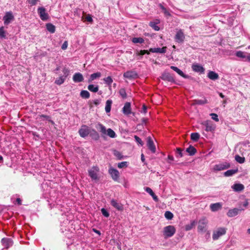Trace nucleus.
<instances>
[{
  "instance_id": "f257e3e1",
  "label": "nucleus",
  "mask_w": 250,
  "mask_h": 250,
  "mask_svg": "<svg viewBox=\"0 0 250 250\" xmlns=\"http://www.w3.org/2000/svg\"><path fill=\"white\" fill-rule=\"evenodd\" d=\"M96 128L103 135H107L109 137L114 138L116 137L115 132L111 128L106 129L105 127L100 123H98L96 125Z\"/></svg>"
},
{
  "instance_id": "f03ea898",
  "label": "nucleus",
  "mask_w": 250,
  "mask_h": 250,
  "mask_svg": "<svg viewBox=\"0 0 250 250\" xmlns=\"http://www.w3.org/2000/svg\"><path fill=\"white\" fill-rule=\"evenodd\" d=\"M176 229L173 226L169 225L164 228L163 234L165 238L172 237L175 233Z\"/></svg>"
},
{
  "instance_id": "7ed1b4c3",
  "label": "nucleus",
  "mask_w": 250,
  "mask_h": 250,
  "mask_svg": "<svg viewBox=\"0 0 250 250\" xmlns=\"http://www.w3.org/2000/svg\"><path fill=\"white\" fill-rule=\"evenodd\" d=\"M63 75L60 76L57 78L55 81V83L58 85L62 84L65 81L66 77L69 75V70L66 68H63L62 69Z\"/></svg>"
},
{
  "instance_id": "20e7f679",
  "label": "nucleus",
  "mask_w": 250,
  "mask_h": 250,
  "mask_svg": "<svg viewBox=\"0 0 250 250\" xmlns=\"http://www.w3.org/2000/svg\"><path fill=\"white\" fill-rule=\"evenodd\" d=\"M88 171L89 176L92 180H98L99 179V168L98 167H93Z\"/></svg>"
},
{
  "instance_id": "39448f33",
  "label": "nucleus",
  "mask_w": 250,
  "mask_h": 250,
  "mask_svg": "<svg viewBox=\"0 0 250 250\" xmlns=\"http://www.w3.org/2000/svg\"><path fill=\"white\" fill-rule=\"evenodd\" d=\"M208 224V220L206 217H202L198 221V232L205 231Z\"/></svg>"
},
{
  "instance_id": "423d86ee",
  "label": "nucleus",
  "mask_w": 250,
  "mask_h": 250,
  "mask_svg": "<svg viewBox=\"0 0 250 250\" xmlns=\"http://www.w3.org/2000/svg\"><path fill=\"white\" fill-rule=\"evenodd\" d=\"M226 233V229L224 228H219L217 230L213 231L212 239L214 240H217L220 237L225 234Z\"/></svg>"
},
{
  "instance_id": "0eeeda50",
  "label": "nucleus",
  "mask_w": 250,
  "mask_h": 250,
  "mask_svg": "<svg viewBox=\"0 0 250 250\" xmlns=\"http://www.w3.org/2000/svg\"><path fill=\"white\" fill-rule=\"evenodd\" d=\"M230 167L229 163L225 162L214 166L213 169L214 171H221L229 168Z\"/></svg>"
},
{
  "instance_id": "6e6552de",
  "label": "nucleus",
  "mask_w": 250,
  "mask_h": 250,
  "mask_svg": "<svg viewBox=\"0 0 250 250\" xmlns=\"http://www.w3.org/2000/svg\"><path fill=\"white\" fill-rule=\"evenodd\" d=\"M38 13L42 20L46 21L49 18L48 14L46 12L45 9L43 7H40L38 8Z\"/></svg>"
},
{
  "instance_id": "1a4fd4ad",
  "label": "nucleus",
  "mask_w": 250,
  "mask_h": 250,
  "mask_svg": "<svg viewBox=\"0 0 250 250\" xmlns=\"http://www.w3.org/2000/svg\"><path fill=\"white\" fill-rule=\"evenodd\" d=\"M175 40L178 43H182L185 39V36L182 30H178L174 37Z\"/></svg>"
},
{
  "instance_id": "9d476101",
  "label": "nucleus",
  "mask_w": 250,
  "mask_h": 250,
  "mask_svg": "<svg viewBox=\"0 0 250 250\" xmlns=\"http://www.w3.org/2000/svg\"><path fill=\"white\" fill-rule=\"evenodd\" d=\"M14 20V17L12 12H7L5 13L4 16L3 17L4 23L5 25H8L12 21Z\"/></svg>"
},
{
  "instance_id": "9b49d317",
  "label": "nucleus",
  "mask_w": 250,
  "mask_h": 250,
  "mask_svg": "<svg viewBox=\"0 0 250 250\" xmlns=\"http://www.w3.org/2000/svg\"><path fill=\"white\" fill-rule=\"evenodd\" d=\"M1 243L4 249H8L13 245V242L11 238H3L1 240Z\"/></svg>"
},
{
  "instance_id": "f8f14e48",
  "label": "nucleus",
  "mask_w": 250,
  "mask_h": 250,
  "mask_svg": "<svg viewBox=\"0 0 250 250\" xmlns=\"http://www.w3.org/2000/svg\"><path fill=\"white\" fill-rule=\"evenodd\" d=\"M202 124L205 126L206 131L211 132L214 131L215 128L214 125L210 121H206L203 123Z\"/></svg>"
},
{
  "instance_id": "ddd939ff",
  "label": "nucleus",
  "mask_w": 250,
  "mask_h": 250,
  "mask_svg": "<svg viewBox=\"0 0 250 250\" xmlns=\"http://www.w3.org/2000/svg\"><path fill=\"white\" fill-rule=\"evenodd\" d=\"M108 172L113 180L115 181H118L120 174L117 169L113 168H110L109 169Z\"/></svg>"
},
{
  "instance_id": "4468645a",
  "label": "nucleus",
  "mask_w": 250,
  "mask_h": 250,
  "mask_svg": "<svg viewBox=\"0 0 250 250\" xmlns=\"http://www.w3.org/2000/svg\"><path fill=\"white\" fill-rule=\"evenodd\" d=\"M79 133L80 135L84 138L87 136L89 133V130L86 125H83L81 128L79 130Z\"/></svg>"
},
{
  "instance_id": "2eb2a0df",
  "label": "nucleus",
  "mask_w": 250,
  "mask_h": 250,
  "mask_svg": "<svg viewBox=\"0 0 250 250\" xmlns=\"http://www.w3.org/2000/svg\"><path fill=\"white\" fill-rule=\"evenodd\" d=\"M147 146L152 153L155 152L156 147L153 141L150 137H148L147 138Z\"/></svg>"
},
{
  "instance_id": "dca6fc26",
  "label": "nucleus",
  "mask_w": 250,
  "mask_h": 250,
  "mask_svg": "<svg viewBox=\"0 0 250 250\" xmlns=\"http://www.w3.org/2000/svg\"><path fill=\"white\" fill-rule=\"evenodd\" d=\"M111 205L119 211L124 210V206L121 203L118 202L116 200L112 199L110 202Z\"/></svg>"
},
{
  "instance_id": "f3484780",
  "label": "nucleus",
  "mask_w": 250,
  "mask_h": 250,
  "mask_svg": "<svg viewBox=\"0 0 250 250\" xmlns=\"http://www.w3.org/2000/svg\"><path fill=\"white\" fill-rule=\"evenodd\" d=\"M192 69L194 71L200 73H204L205 71L204 68L198 63H193L192 65Z\"/></svg>"
},
{
  "instance_id": "a211bd4d",
  "label": "nucleus",
  "mask_w": 250,
  "mask_h": 250,
  "mask_svg": "<svg viewBox=\"0 0 250 250\" xmlns=\"http://www.w3.org/2000/svg\"><path fill=\"white\" fill-rule=\"evenodd\" d=\"M123 112L125 115H129L131 113V104L129 102H126L123 108Z\"/></svg>"
},
{
  "instance_id": "6ab92c4d",
  "label": "nucleus",
  "mask_w": 250,
  "mask_h": 250,
  "mask_svg": "<svg viewBox=\"0 0 250 250\" xmlns=\"http://www.w3.org/2000/svg\"><path fill=\"white\" fill-rule=\"evenodd\" d=\"M210 208L212 211H217L222 208V205L221 203H216L210 204Z\"/></svg>"
},
{
  "instance_id": "aec40b11",
  "label": "nucleus",
  "mask_w": 250,
  "mask_h": 250,
  "mask_svg": "<svg viewBox=\"0 0 250 250\" xmlns=\"http://www.w3.org/2000/svg\"><path fill=\"white\" fill-rule=\"evenodd\" d=\"M167 51V47H163L162 48H151L149 49V51L152 53H165Z\"/></svg>"
},
{
  "instance_id": "412c9836",
  "label": "nucleus",
  "mask_w": 250,
  "mask_h": 250,
  "mask_svg": "<svg viewBox=\"0 0 250 250\" xmlns=\"http://www.w3.org/2000/svg\"><path fill=\"white\" fill-rule=\"evenodd\" d=\"M73 80L75 83L82 82L83 81V76L80 73H76L73 76Z\"/></svg>"
},
{
  "instance_id": "4be33fe9",
  "label": "nucleus",
  "mask_w": 250,
  "mask_h": 250,
  "mask_svg": "<svg viewBox=\"0 0 250 250\" xmlns=\"http://www.w3.org/2000/svg\"><path fill=\"white\" fill-rule=\"evenodd\" d=\"M208 77L211 80H216L219 79L218 74L213 71H209L208 73Z\"/></svg>"
},
{
  "instance_id": "5701e85b",
  "label": "nucleus",
  "mask_w": 250,
  "mask_h": 250,
  "mask_svg": "<svg viewBox=\"0 0 250 250\" xmlns=\"http://www.w3.org/2000/svg\"><path fill=\"white\" fill-rule=\"evenodd\" d=\"M231 188L235 191L240 192L244 189V186L242 184H235L231 187Z\"/></svg>"
},
{
  "instance_id": "b1692460",
  "label": "nucleus",
  "mask_w": 250,
  "mask_h": 250,
  "mask_svg": "<svg viewBox=\"0 0 250 250\" xmlns=\"http://www.w3.org/2000/svg\"><path fill=\"white\" fill-rule=\"evenodd\" d=\"M239 210L240 209L237 208L229 209L227 213V215L229 217L235 216L238 214Z\"/></svg>"
},
{
  "instance_id": "393cba45",
  "label": "nucleus",
  "mask_w": 250,
  "mask_h": 250,
  "mask_svg": "<svg viewBox=\"0 0 250 250\" xmlns=\"http://www.w3.org/2000/svg\"><path fill=\"white\" fill-rule=\"evenodd\" d=\"M37 118L41 119V120H47L49 122H50L52 125H54V122L51 119V117L49 116L45 115H40L38 116Z\"/></svg>"
},
{
  "instance_id": "a878e982",
  "label": "nucleus",
  "mask_w": 250,
  "mask_h": 250,
  "mask_svg": "<svg viewBox=\"0 0 250 250\" xmlns=\"http://www.w3.org/2000/svg\"><path fill=\"white\" fill-rule=\"evenodd\" d=\"M101 73L100 72H97L93 74H92L90 76V78L88 81V83L92 82L93 80L99 78L101 77Z\"/></svg>"
},
{
  "instance_id": "bb28decb",
  "label": "nucleus",
  "mask_w": 250,
  "mask_h": 250,
  "mask_svg": "<svg viewBox=\"0 0 250 250\" xmlns=\"http://www.w3.org/2000/svg\"><path fill=\"white\" fill-rule=\"evenodd\" d=\"M161 78L164 80L171 82L173 80V77L169 73H164L162 74Z\"/></svg>"
},
{
  "instance_id": "cd10ccee",
  "label": "nucleus",
  "mask_w": 250,
  "mask_h": 250,
  "mask_svg": "<svg viewBox=\"0 0 250 250\" xmlns=\"http://www.w3.org/2000/svg\"><path fill=\"white\" fill-rule=\"evenodd\" d=\"M137 74L133 71H127L124 74V76L125 78L131 79L135 77Z\"/></svg>"
},
{
  "instance_id": "c85d7f7f",
  "label": "nucleus",
  "mask_w": 250,
  "mask_h": 250,
  "mask_svg": "<svg viewBox=\"0 0 250 250\" xmlns=\"http://www.w3.org/2000/svg\"><path fill=\"white\" fill-rule=\"evenodd\" d=\"M171 69L176 72L179 75L181 76L186 78V76L184 74V73L183 72L182 70H181L180 69H179L178 67L174 66H170Z\"/></svg>"
},
{
  "instance_id": "c756f323",
  "label": "nucleus",
  "mask_w": 250,
  "mask_h": 250,
  "mask_svg": "<svg viewBox=\"0 0 250 250\" xmlns=\"http://www.w3.org/2000/svg\"><path fill=\"white\" fill-rule=\"evenodd\" d=\"M112 101L111 100H108L106 102L105 110L106 113H108L111 110V104Z\"/></svg>"
},
{
  "instance_id": "7c9ffc66",
  "label": "nucleus",
  "mask_w": 250,
  "mask_h": 250,
  "mask_svg": "<svg viewBox=\"0 0 250 250\" xmlns=\"http://www.w3.org/2000/svg\"><path fill=\"white\" fill-rule=\"evenodd\" d=\"M196 224V222L195 221H193L191 222L190 224L186 225L185 226V229L186 231L190 230L195 226Z\"/></svg>"
},
{
  "instance_id": "2f4dec72",
  "label": "nucleus",
  "mask_w": 250,
  "mask_h": 250,
  "mask_svg": "<svg viewBox=\"0 0 250 250\" xmlns=\"http://www.w3.org/2000/svg\"><path fill=\"white\" fill-rule=\"evenodd\" d=\"M238 172V169H230L228 170L224 173V175L225 176H230L233 175V174L236 173Z\"/></svg>"
},
{
  "instance_id": "473e14b6",
  "label": "nucleus",
  "mask_w": 250,
  "mask_h": 250,
  "mask_svg": "<svg viewBox=\"0 0 250 250\" xmlns=\"http://www.w3.org/2000/svg\"><path fill=\"white\" fill-rule=\"evenodd\" d=\"M46 28L48 31L53 33L55 31V26L51 23H48L46 24Z\"/></svg>"
},
{
  "instance_id": "72a5a7b5",
  "label": "nucleus",
  "mask_w": 250,
  "mask_h": 250,
  "mask_svg": "<svg viewBox=\"0 0 250 250\" xmlns=\"http://www.w3.org/2000/svg\"><path fill=\"white\" fill-rule=\"evenodd\" d=\"M186 151L188 152L190 155H193L196 152V149L192 146H190L187 148Z\"/></svg>"
},
{
  "instance_id": "f704fd0d",
  "label": "nucleus",
  "mask_w": 250,
  "mask_h": 250,
  "mask_svg": "<svg viewBox=\"0 0 250 250\" xmlns=\"http://www.w3.org/2000/svg\"><path fill=\"white\" fill-rule=\"evenodd\" d=\"M88 89L93 92H97L99 90L98 85L95 86L93 84H89L88 86Z\"/></svg>"
},
{
  "instance_id": "c9c22d12",
  "label": "nucleus",
  "mask_w": 250,
  "mask_h": 250,
  "mask_svg": "<svg viewBox=\"0 0 250 250\" xmlns=\"http://www.w3.org/2000/svg\"><path fill=\"white\" fill-rule=\"evenodd\" d=\"M81 96L85 99H88L90 97L89 93L86 90H82L80 93Z\"/></svg>"
},
{
  "instance_id": "e433bc0d",
  "label": "nucleus",
  "mask_w": 250,
  "mask_h": 250,
  "mask_svg": "<svg viewBox=\"0 0 250 250\" xmlns=\"http://www.w3.org/2000/svg\"><path fill=\"white\" fill-rule=\"evenodd\" d=\"M132 42L134 43H142L144 42V40L143 38L139 37V38H133L132 39Z\"/></svg>"
},
{
  "instance_id": "4c0bfd02",
  "label": "nucleus",
  "mask_w": 250,
  "mask_h": 250,
  "mask_svg": "<svg viewBox=\"0 0 250 250\" xmlns=\"http://www.w3.org/2000/svg\"><path fill=\"white\" fill-rule=\"evenodd\" d=\"M200 138V135L198 133H192L191 134V139L194 141H197Z\"/></svg>"
},
{
  "instance_id": "58836bf2",
  "label": "nucleus",
  "mask_w": 250,
  "mask_h": 250,
  "mask_svg": "<svg viewBox=\"0 0 250 250\" xmlns=\"http://www.w3.org/2000/svg\"><path fill=\"white\" fill-rule=\"evenodd\" d=\"M235 160L240 164H243L245 162V159L244 157L240 156L239 155H236L235 156Z\"/></svg>"
},
{
  "instance_id": "ea45409f",
  "label": "nucleus",
  "mask_w": 250,
  "mask_h": 250,
  "mask_svg": "<svg viewBox=\"0 0 250 250\" xmlns=\"http://www.w3.org/2000/svg\"><path fill=\"white\" fill-rule=\"evenodd\" d=\"M104 81L106 84L108 85L109 86H111V83L113 82V80L112 78L110 76H108L106 78L104 79Z\"/></svg>"
},
{
  "instance_id": "a19ab883",
  "label": "nucleus",
  "mask_w": 250,
  "mask_h": 250,
  "mask_svg": "<svg viewBox=\"0 0 250 250\" xmlns=\"http://www.w3.org/2000/svg\"><path fill=\"white\" fill-rule=\"evenodd\" d=\"M165 217L168 220H171L173 217V214L169 211H167L165 213Z\"/></svg>"
},
{
  "instance_id": "79ce46f5",
  "label": "nucleus",
  "mask_w": 250,
  "mask_h": 250,
  "mask_svg": "<svg viewBox=\"0 0 250 250\" xmlns=\"http://www.w3.org/2000/svg\"><path fill=\"white\" fill-rule=\"evenodd\" d=\"M236 56L239 58H246V55L245 53L241 51H237L236 53Z\"/></svg>"
},
{
  "instance_id": "37998d69",
  "label": "nucleus",
  "mask_w": 250,
  "mask_h": 250,
  "mask_svg": "<svg viewBox=\"0 0 250 250\" xmlns=\"http://www.w3.org/2000/svg\"><path fill=\"white\" fill-rule=\"evenodd\" d=\"M119 94L123 98H125L126 97V94L125 89L121 88L119 90Z\"/></svg>"
},
{
  "instance_id": "c03bdc74",
  "label": "nucleus",
  "mask_w": 250,
  "mask_h": 250,
  "mask_svg": "<svg viewBox=\"0 0 250 250\" xmlns=\"http://www.w3.org/2000/svg\"><path fill=\"white\" fill-rule=\"evenodd\" d=\"M113 154L118 159H121L123 158V156L121 152L117 150H114Z\"/></svg>"
},
{
  "instance_id": "a18cd8bd",
  "label": "nucleus",
  "mask_w": 250,
  "mask_h": 250,
  "mask_svg": "<svg viewBox=\"0 0 250 250\" xmlns=\"http://www.w3.org/2000/svg\"><path fill=\"white\" fill-rule=\"evenodd\" d=\"M145 54H149V51L146 50H141L140 51H137L136 52V55H138V56H143V55H145Z\"/></svg>"
},
{
  "instance_id": "49530a36",
  "label": "nucleus",
  "mask_w": 250,
  "mask_h": 250,
  "mask_svg": "<svg viewBox=\"0 0 250 250\" xmlns=\"http://www.w3.org/2000/svg\"><path fill=\"white\" fill-rule=\"evenodd\" d=\"M6 37L5 35V31L3 27H1L0 28V38H5Z\"/></svg>"
},
{
  "instance_id": "de8ad7c7",
  "label": "nucleus",
  "mask_w": 250,
  "mask_h": 250,
  "mask_svg": "<svg viewBox=\"0 0 250 250\" xmlns=\"http://www.w3.org/2000/svg\"><path fill=\"white\" fill-rule=\"evenodd\" d=\"M149 25L156 31H158L160 29L159 26H157L156 24L153 22H150L149 23Z\"/></svg>"
},
{
  "instance_id": "09e8293b",
  "label": "nucleus",
  "mask_w": 250,
  "mask_h": 250,
  "mask_svg": "<svg viewBox=\"0 0 250 250\" xmlns=\"http://www.w3.org/2000/svg\"><path fill=\"white\" fill-rule=\"evenodd\" d=\"M195 103L197 104H207L208 103V101L205 99L204 100H197L195 101Z\"/></svg>"
},
{
  "instance_id": "8fccbe9b",
  "label": "nucleus",
  "mask_w": 250,
  "mask_h": 250,
  "mask_svg": "<svg viewBox=\"0 0 250 250\" xmlns=\"http://www.w3.org/2000/svg\"><path fill=\"white\" fill-rule=\"evenodd\" d=\"M127 167V163L126 162H122L120 163L118 165V167L120 168Z\"/></svg>"
},
{
  "instance_id": "3c124183",
  "label": "nucleus",
  "mask_w": 250,
  "mask_h": 250,
  "mask_svg": "<svg viewBox=\"0 0 250 250\" xmlns=\"http://www.w3.org/2000/svg\"><path fill=\"white\" fill-rule=\"evenodd\" d=\"M101 212L104 216L106 217H108L109 216V213L105 208H102L101 209Z\"/></svg>"
},
{
  "instance_id": "603ef678",
  "label": "nucleus",
  "mask_w": 250,
  "mask_h": 250,
  "mask_svg": "<svg viewBox=\"0 0 250 250\" xmlns=\"http://www.w3.org/2000/svg\"><path fill=\"white\" fill-rule=\"evenodd\" d=\"M177 157H182L183 156L182 150L180 148H177L176 151Z\"/></svg>"
},
{
  "instance_id": "864d4df0",
  "label": "nucleus",
  "mask_w": 250,
  "mask_h": 250,
  "mask_svg": "<svg viewBox=\"0 0 250 250\" xmlns=\"http://www.w3.org/2000/svg\"><path fill=\"white\" fill-rule=\"evenodd\" d=\"M210 116L211 117V118L215 121L216 122H218L219 121V119H218V115L215 114V113H211L210 114Z\"/></svg>"
},
{
  "instance_id": "5fc2aeb1",
  "label": "nucleus",
  "mask_w": 250,
  "mask_h": 250,
  "mask_svg": "<svg viewBox=\"0 0 250 250\" xmlns=\"http://www.w3.org/2000/svg\"><path fill=\"white\" fill-rule=\"evenodd\" d=\"M27 1L31 6H33L36 5L39 0H27Z\"/></svg>"
},
{
  "instance_id": "6e6d98bb",
  "label": "nucleus",
  "mask_w": 250,
  "mask_h": 250,
  "mask_svg": "<svg viewBox=\"0 0 250 250\" xmlns=\"http://www.w3.org/2000/svg\"><path fill=\"white\" fill-rule=\"evenodd\" d=\"M145 190L146 192L149 193L151 196L153 195L154 193L152 191V190L149 187H146L145 188Z\"/></svg>"
},
{
  "instance_id": "4d7b16f0",
  "label": "nucleus",
  "mask_w": 250,
  "mask_h": 250,
  "mask_svg": "<svg viewBox=\"0 0 250 250\" xmlns=\"http://www.w3.org/2000/svg\"><path fill=\"white\" fill-rule=\"evenodd\" d=\"M135 141L139 144H140L141 146H143L144 143L142 140L138 136H134Z\"/></svg>"
},
{
  "instance_id": "13d9d810",
  "label": "nucleus",
  "mask_w": 250,
  "mask_h": 250,
  "mask_svg": "<svg viewBox=\"0 0 250 250\" xmlns=\"http://www.w3.org/2000/svg\"><path fill=\"white\" fill-rule=\"evenodd\" d=\"M68 46V42L67 41H65L62 46V50H65Z\"/></svg>"
},
{
  "instance_id": "bf43d9fd",
  "label": "nucleus",
  "mask_w": 250,
  "mask_h": 250,
  "mask_svg": "<svg viewBox=\"0 0 250 250\" xmlns=\"http://www.w3.org/2000/svg\"><path fill=\"white\" fill-rule=\"evenodd\" d=\"M85 20H86V21H88L89 22H92L93 21L92 18L91 16L89 15H88L87 16H86V17H85Z\"/></svg>"
},
{
  "instance_id": "052dcab7",
  "label": "nucleus",
  "mask_w": 250,
  "mask_h": 250,
  "mask_svg": "<svg viewBox=\"0 0 250 250\" xmlns=\"http://www.w3.org/2000/svg\"><path fill=\"white\" fill-rule=\"evenodd\" d=\"M93 136L94 137L95 140H98L99 138V136L98 133L96 131H94V133L93 134Z\"/></svg>"
},
{
  "instance_id": "680f3d73",
  "label": "nucleus",
  "mask_w": 250,
  "mask_h": 250,
  "mask_svg": "<svg viewBox=\"0 0 250 250\" xmlns=\"http://www.w3.org/2000/svg\"><path fill=\"white\" fill-rule=\"evenodd\" d=\"M163 11L166 16H170L171 15L170 13L167 10L166 8H165Z\"/></svg>"
},
{
  "instance_id": "e2e57ef3",
  "label": "nucleus",
  "mask_w": 250,
  "mask_h": 250,
  "mask_svg": "<svg viewBox=\"0 0 250 250\" xmlns=\"http://www.w3.org/2000/svg\"><path fill=\"white\" fill-rule=\"evenodd\" d=\"M93 104L96 105H99L100 103V100H98V99H96V100H94L93 102Z\"/></svg>"
},
{
  "instance_id": "0e129e2a",
  "label": "nucleus",
  "mask_w": 250,
  "mask_h": 250,
  "mask_svg": "<svg viewBox=\"0 0 250 250\" xmlns=\"http://www.w3.org/2000/svg\"><path fill=\"white\" fill-rule=\"evenodd\" d=\"M147 111V107L145 105H143V108H142V112L144 113H146Z\"/></svg>"
},
{
  "instance_id": "69168bd1",
  "label": "nucleus",
  "mask_w": 250,
  "mask_h": 250,
  "mask_svg": "<svg viewBox=\"0 0 250 250\" xmlns=\"http://www.w3.org/2000/svg\"><path fill=\"white\" fill-rule=\"evenodd\" d=\"M151 196L155 201H156V202L158 201V198L157 196L154 193L153 195H152Z\"/></svg>"
},
{
  "instance_id": "338daca9",
  "label": "nucleus",
  "mask_w": 250,
  "mask_h": 250,
  "mask_svg": "<svg viewBox=\"0 0 250 250\" xmlns=\"http://www.w3.org/2000/svg\"><path fill=\"white\" fill-rule=\"evenodd\" d=\"M151 196L155 201H156V202L158 201V198L157 196L154 193L153 195H152Z\"/></svg>"
},
{
  "instance_id": "774afa93",
  "label": "nucleus",
  "mask_w": 250,
  "mask_h": 250,
  "mask_svg": "<svg viewBox=\"0 0 250 250\" xmlns=\"http://www.w3.org/2000/svg\"><path fill=\"white\" fill-rule=\"evenodd\" d=\"M92 230H93V231H94L96 233L98 234V235H101V232L99 230H98L95 229H93Z\"/></svg>"
}]
</instances>
